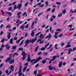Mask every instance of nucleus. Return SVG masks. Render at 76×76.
Returning a JSON list of instances; mask_svg holds the SVG:
<instances>
[{
  "label": "nucleus",
  "instance_id": "obj_1",
  "mask_svg": "<svg viewBox=\"0 0 76 76\" xmlns=\"http://www.w3.org/2000/svg\"><path fill=\"white\" fill-rule=\"evenodd\" d=\"M37 37H36L35 39H33L32 40H26L25 42V45L24 46L25 47L27 46V45L29 44V42H32V44L34 43L35 41H36L37 39Z\"/></svg>",
  "mask_w": 76,
  "mask_h": 76
},
{
  "label": "nucleus",
  "instance_id": "obj_2",
  "mask_svg": "<svg viewBox=\"0 0 76 76\" xmlns=\"http://www.w3.org/2000/svg\"><path fill=\"white\" fill-rule=\"evenodd\" d=\"M5 62H9V61L10 64H12V63H14L15 59H11L10 58H7V60H5Z\"/></svg>",
  "mask_w": 76,
  "mask_h": 76
},
{
  "label": "nucleus",
  "instance_id": "obj_3",
  "mask_svg": "<svg viewBox=\"0 0 76 76\" xmlns=\"http://www.w3.org/2000/svg\"><path fill=\"white\" fill-rule=\"evenodd\" d=\"M60 57V56L59 55H56L55 56H53V59H52L49 62V64H51V61H53L55 59H56V57Z\"/></svg>",
  "mask_w": 76,
  "mask_h": 76
},
{
  "label": "nucleus",
  "instance_id": "obj_4",
  "mask_svg": "<svg viewBox=\"0 0 76 76\" xmlns=\"http://www.w3.org/2000/svg\"><path fill=\"white\" fill-rule=\"evenodd\" d=\"M27 62L28 63L29 62V61H31V63H32V62H33V61H34V60H35V59H33L32 60H31V58H30V56H28V57L27 58Z\"/></svg>",
  "mask_w": 76,
  "mask_h": 76
},
{
  "label": "nucleus",
  "instance_id": "obj_5",
  "mask_svg": "<svg viewBox=\"0 0 76 76\" xmlns=\"http://www.w3.org/2000/svg\"><path fill=\"white\" fill-rule=\"evenodd\" d=\"M22 4H19L17 7V8L19 9V10H20V9L22 7Z\"/></svg>",
  "mask_w": 76,
  "mask_h": 76
},
{
  "label": "nucleus",
  "instance_id": "obj_6",
  "mask_svg": "<svg viewBox=\"0 0 76 76\" xmlns=\"http://www.w3.org/2000/svg\"><path fill=\"white\" fill-rule=\"evenodd\" d=\"M55 35L54 36V37L55 38H56V39H57L58 37L57 35V34H58V32H55Z\"/></svg>",
  "mask_w": 76,
  "mask_h": 76
},
{
  "label": "nucleus",
  "instance_id": "obj_7",
  "mask_svg": "<svg viewBox=\"0 0 76 76\" xmlns=\"http://www.w3.org/2000/svg\"><path fill=\"white\" fill-rule=\"evenodd\" d=\"M68 49L69 50L68 54H70L71 53V51H72V52H73V50H72V49L70 48H68Z\"/></svg>",
  "mask_w": 76,
  "mask_h": 76
},
{
  "label": "nucleus",
  "instance_id": "obj_8",
  "mask_svg": "<svg viewBox=\"0 0 76 76\" xmlns=\"http://www.w3.org/2000/svg\"><path fill=\"white\" fill-rule=\"evenodd\" d=\"M39 37L41 39H44V36L42 34H41L40 35Z\"/></svg>",
  "mask_w": 76,
  "mask_h": 76
},
{
  "label": "nucleus",
  "instance_id": "obj_9",
  "mask_svg": "<svg viewBox=\"0 0 76 76\" xmlns=\"http://www.w3.org/2000/svg\"><path fill=\"white\" fill-rule=\"evenodd\" d=\"M48 38H51V35L50 34H49L48 35L46 36V39H47Z\"/></svg>",
  "mask_w": 76,
  "mask_h": 76
},
{
  "label": "nucleus",
  "instance_id": "obj_10",
  "mask_svg": "<svg viewBox=\"0 0 76 76\" xmlns=\"http://www.w3.org/2000/svg\"><path fill=\"white\" fill-rule=\"evenodd\" d=\"M21 55H22V56H26L27 55V54L25 53L24 51H23L21 54Z\"/></svg>",
  "mask_w": 76,
  "mask_h": 76
},
{
  "label": "nucleus",
  "instance_id": "obj_11",
  "mask_svg": "<svg viewBox=\"0 0 76 76\" xmlns=\"http://www.w3.org/2000/svg\"><path fill=\"white\" fill-rule=\"evenodd\" d=\"M48 68L50 70H52L53 69V67H51V65H50L49 66H48Z\"/></svg>",
  "mask_w": 76,
  "mask_h": 76
},
{
  "label": "nucleus",
  "instance_id": "obj_12",
  "mask_svg": "<svg viewBox=\"0 0 76 76\" xmlns=\"http://www.w3.org/2000/svg\"><path fill=\"white\" fill-rule=\"evenodd\" d=\"M6 47L7 50H9L10 49V46L8 45V44L6 45Z\"/></svg>",
  "mask_w": 76,
  "mask_h": 76
},
{
  "label": "nucleus",
  "instance_id": "obj_13",
  "mask_svg": "<svg viewBox=\"0 0 76 76\" xmlns=\"http://www.w3.org/2000/svg\"><path fill=\"white\" fill-rule=\"evenodd\" d=\"M31 35L32 37H34V30H32V33L31 34Z\"/></svg>",
  "mask_w": 76,
  "mask_h": 76
},
{
  "label": "nucleus",
  "instance_id": "obj_14",
  "mask_svg": "<svg viewBox=\"0 0 76 76\" xmlns=\"http://www.w3.org/2000/svg\"><path fill=\"white\" fill-rule=\"evenodd\" d=\"M13 38H11L10 39V44H13Z\"/></svg>",
  "mask_w": 76,
  "mask_h": 76
},
{
  "label": "nucleus",
  "instance_id": "obj_15",
  "mask_svg": "<svg viewBox=\"0 0 76 76\" xmlns=\"http://www.w3.org/2000/svg\"><path fill=\"white\" fill-rule=\"evenodd\" d=\"M20 20H18L16 22V23H18L17 25V26H19V22Z\"/></svg>",
  "mask_w": 76,
  "mask_h": 76
},
{
  "label": "nucleus",
  "instance_id": "obj_16",
  "mask_svg": "<svg viewBox=\"0 0 76 76\" xmlns=\"http://www.w3.org/2000/svg\"><path fill=\"white\" fill-rule=\"evenodd\" d=\"M62 66V62H61L59 64V67H61Z\"/></svg>",
  "mask_w": 76,
  "mask_h": 76
},
{
  "label": "nucleus",
  "instance_id": "obj_17",
  "mask_svg": "<svg viewBox=\"0 0 76 76\" xmlns=\"http://www.w3.org/2000/svg\"><path fill=\"white\" fill-rule=\"evenodd\" d=\"M7 14H8V15H9V16H12V13L10 12H7Z\"/></svg>",
  "mask_w": 76,
  "mask_h": 76
},
{
  "label": "nucleus",
  "instance_id": "obj_18",
  "mask_svg": "<svg viewBox=\"0 0 76 76\" xmlns=\"http://www.w3.org/2000/svg\"><path fill=\"white\" fill-rule=\"evenodd\" d=\"M62 15H63L62 13H61L58 15V17H61V16H62Z\"/></svg>",
  "mask_w": 76,
  "mask_h": 76
},
{
  "label": "nucleus",
  "instance_id": "obj_19",
  "mask_svg": "<svg viewBox=\"0 0 76 76\" xmlns=\"http://www.w3.org/2000/svg\"><path fill=\"white\" fill-rule=\"evenodd\" d=\"M41 59H42V58H41V57H39V58H37L36 59V60H37V61H39V60H41Z\"/></svg>",
  "mask_w": 76,
  "mask_h": 76
},
{
  "label": "nucleus",
  "instance_id": "obj_20",
  "mask_svg": "<svg viewBox=\"0 0 76 76\" xmlns=\"http://www.w3.org/2000/svg\"><path fill=\"white\" fill-rule=\"evenodd\" d=\"M39 48V46H37L36 48V49L34 50L35 52H36V51H37V50H38V48Z\"/></svg>",
  "mask_w": 76,
  "mask_h": 76
},
{
  "label": "nucleus",
  "instance_id": "obj_21",
  "mask_svg": "<svg viewBox=\"0 0 76 76\" xmlns=\"http://www.w3.org/2000/svg\"><path fill=\"white\" fill-rule=\"evenodd\" d=\"M42 64H45V63H47V61L45 60H43L42 61Z\"/></svg>",
  "mask_w": 76,
  "mask_h": 76
},
{
  "label": "nucleus",
  "instance_id": "obj_22",
  "mask_svg": "<svg viewBox=\"0 0 76 76\" xmlns=\"http://www.w3.org/2000/svg\"><path fill=\"white\" fill-rule=\"evenodd\" d=\"M23 48H20L18 50V51H23Z\"/></svg>",
  "mask_w": 76,
  "mask_h": 76
},
{
  "label": "nucleus",
  "instance_id": "obj_23",
  "mask_svg": "<svg viewBox=\"0 0 76 76\" xmlns=\"http://www.w3.org/2000/svg\"><path fill=\"white\" fill-rule=\"evenodd\" d=\"M13 67H14V66L13 65L11 66L10 68L11 69H12V71H13Z\"/></svg>",
  "mask_w": 76,
  "mask_h": 76
},
{
  "label": "nucleus",
  "instance_id": "obj_24",
  "mask_svg": "<svg viewBox=\"0 0 76 76\" xmlns=\"http://www.w3.org/2000/svg\"><path fill=\"white\" fill-rule=\"evenodd\" d=\"M12 48L13 50H15L16 48V46H13Z\"/></svg>",
  "mask_w": 76,
  "mask_h": 76
},
{
  "label": "nucleus",
  "instance_id": "obj_25",
  "mask_svg": "<svg viewBox=\"0 0 76 76\" xmlns=\"http://www.w3.org/2000/svg\"><path fill=\"white\" fill-rule=\"evenodd\" d=\"M26 15V17L27 16V14H26V12H24L23 14V16H25Z\"/></svg>",
  "mask_w": 76,
  "mask_h": 76
},
{
  "label": "nucleus",
  "instance_id": "obj_26",
  "mask_svg": "<svg viewBox=\"0 0 76 76\" xmlns=\"http://www.w3.org/2000/svg\"><path fill=\"white\" fill-rule=\"evenodd\" d=\"M56 3L57 4H58L59 6L61 5V3L60 2H56Z\"/></svg>",
  "mask_w": 76,
  "mask_h": 76
},
{
  "label": "nucleus",
  "instance_id": "obj_27",
  "mask_svg": "<svg viewBox=\"0 0 76 76\" xmlns=\"http://www.w3.org/2000/svg\"><path fill=\"white\" fill-rule=\"evenodd\" d=\"M70 47H71V45H67L66 47H65V48H69Z\"/></svg>",
  "mask_w": 76,
  "mask_h": 76
},
{
  "label": "nucleus",
  "instance_id": "obj_28",
  "mask_svg": "<svg viewBox=\"0 0 76 76\" xmlns=\"http://www.w3.org/2000/svg\"><path fill=\"white\" fill-rule=\"evenodd\" d=\"M26 68H27V66H26L23 69V72H25L26 69Z\"/></svg>",
  "mask_w": 76,
  "mask_h": 76
},
{
  "label": "nucleus",
  "instance_id": "obj_29",
  "mask_svg": "<svg viewBox=\"0 0 76 76\" xmlns=\"http://www.w3.org/2000/svg\"><path fill=\"white\" fill-rule=\"evenodd\" d=\"M34 75H36L37 74V70H36L34 71Z\"/></svg>",
  "mask_w": 76,
  "mask_h": 76
},
{
  "label": "nucleus",
  "instance_id": "obj_30",
  "mask_svg": "<svg viewBox=\"0 0 76 76\" xmlns=\"http://www.w3.org/2000/svg\"><path fill=\"white\" fill-rule=\"evenodd\" d=\"M17 6L16 5H14V10H15V9H17Z\"/></svg>",
  "mask_w": 76,
  "mask_h": 76
},
{
  "label": "nucleus",
  "instance_id": "obj_31",
  "mask_svg": "<svg viewBox=\"0 0 76 76\" xmlns=\"http://www.w3.org/2000/svg\"><path fill=\"white\" fill-rule=\"evenodd\" d=\"M45 49V48L43 47L41 49V51H44V50Z\"/></svg>",
  "mask_w": 76,
  "mask_h": 76
},
{
  "label": "nucleus",
  "instance_id": "obj_32",
  "mask_svg": "<svg viewBox=\"0 0 76 76\" xmlns=\"http://www.w3.org/2000/svg\"><path fill=\"white\" fill-rule=\"evenodd\" d=\"M7 37L8 38V39H9L10 38V37H11V35H8V36H7Z\"/></svg>",
  "mask_w": 76,
  "mask_h": 76
},
{
  "label": "nucleus",
  "instance_id": "obj_33",
  "mask_svg": "<svg viewBox=\"0 0 76 76\" xmlns=\"http://www.w3.org/2000/svg\"><path fill=\"white\" fill-rule=\"evenodd\" d=\"M18 55H19V54L18 53H15L13 55V57H14L15 56H18Z\"/></svg>",
  "mask_w": 76,
  "mask_h": 76
},
{
  "label": "nucleus",
  "instance_id": "obj_34",
  "mask_svg": "<svg viewBox=\"0 0 76 76\" xmlns=\"http://www.w3.org/2000/svg\"><path fill=\"white\" fill-rule=\"evenodd\" d=\"M25 58H26V56H23V57L22 58L23 60H25Z\"/></svg>",
  "mask_w": 76,
  "mask_h": 76
},
{
  "label": "nucleus",
  "instance_id": "obj_35",
  "mask_svg": "<svg viewBox=\"0 0 76 76\" xmlns=\"http://www.w3.org/2000/svg\"><path fill=\"white\" fill-rule=\"evenodd\" d=\"M66 10H64L62 11L63 14H65V13H66Z\"/></svg>",
  "mask_w": 76,
  "mask_h": 76
},
{
  "label": "nucleus",
  "instance_id": "obj_36",
  "mask_svg": "<svg viewBox=\"0 0 76 76\" xmlns=\"http://www.w3.org/2000/svg\"><path fill=\"white\" fill-rule=\"evenodd\" d=\"M49 44H50V43H47V44L45 46V48H47V47H48V45H49Z\"/></svg>",
  "mask_w": 76,
  "mask_h": 76
},
{
  "label": "nucleus",
  "instance_id": "obj_37",
  "mask_svg": "<svg viewBox=\"0 0 76 76\" xmlns=\"http://www.w3.org/2000/svg\"><path fill=\"white\" fill-rule=\"evenodd\" d=\"M4 66V64L2 63L0 65V69L1 68L2 66Z\"/></svg>",
  "mask_w": 76,
  "mask_h": 76
},
{
  "label": "nucleus",
  "instance_id": "obj_38",
  "mask_svg": "<svg viewBox=\"0 0 76 76\" xmlns=\"http://www.w3.org/2000/svg\"><path fill=\"white\" fill-rule=\"evenodd\" d=\"M1 42L2 43H3L4 42V39L2 38V40H1Z\"/></svg>",
  "mask_w": 76,
  "mask_h": 76
},
{
  "label": "nucleus",
  "instance_id": "obj_39",
  "mask_svg": "<svg viewBox=\"0 0 76 76\" xmlns=\"http://www.w3.org/2000/svg\"><path fill=\"white\" fill-rule=\"evenodd\" d=\"M55 22L53 23V25H56L57 24V23L56 21H54Z\"/></svg>",
  "mask_w": 76,
  "mask_h": 76
},
{
  "label": "nucleus",
  "instance_id": "obj_40",
  "mask_svg": "<svg viewBox=\"0 0 76 76\" xmlns=\"http://www.w3.org/2000/svg\"><path fill=\"white\" fill-rule=\"evenodd\" d=\"M56 10V8H54L52 10V13H54V12H55V10Z\"/></svg>",
  "mask_w": 76,
  "mask_h": 76
},
{
  "label": "nucleus",
  "instance_id": "obj_41",
  "mask_svg": "<svg viewBox=\"0 0 76 76\" xmlns=\"http://www.w3.org/2000/svg\"><path fill=\"white\" fill-rule=\"evenodd\" d=\"M61 31V29H58L56 30L57 32H59V31Z\"/></svg>",
  "mask_w": 76,
  "mask_h": 76
},
{
  "label": "nucleus",
  "instance_id": "obj_42",
  "mask_svg": "<svg viewBox=\"0 0 76 76\" xmlns=\"http://www.w3.org/2000/svg\"><path fill=\"white\" fill-rule=\"evenodd\" d=\"M46 4V7H47L48 6V1H46L45 3Z\"/></svg>",
  "mask_w": 76,
  "mask_h": 76
},
{
  "label": "nucleus",
  "instance_id": "obj_43",
  "mask_svg": "<svg viewBox=\"0 0 76 76\" xmlns=\"http://www.w3.org/2000/svg\"><path fill=\"white\" fill-rule=\"evenodd\" d=\"M57 44H56L55 45V48L56 49H58V48H57Z\"/></svg>",
  "mask_w": 76,
  "mask_h": 76
},
{
  "label": "nucleus",
  "instance_id": "obj_44",
  "mask_svg": "<svg viewBox=\"0 0 76 76\" xmlns=\"http://www.w3.org/2000/svg\"><path fill=\"white\" fill-rule=\"evenodd\" d=\"M19 73L18 74V76H22V73H21V72H19V73Z\"/></svg>",
  "mask_w": 76,
  "mask_h": 76
},
{
  "label": "nucleus",
  "instance_id": "obj_45",
  "mask_svg": "<svg viewBox=\"0 0 76 76\" xmlns=\"http://www.w3.org/2000/svg\"><path fill=\"white\" fill-rule=\"evenodd\" d=\"M43 14V12H42L40 13H39V14H38V16H40L42 14Z\"/></svg>",
  "mask_w": 76,
  "mask_h": 76
},
{
  "label": "nucleus",
  "instance_id": "obj_46",
  "mask_svg": "<svg viewBox=\"0 0 76 76\" xmlns=\"http://www.w3.org/2000/svg\"><path fill=\"white\" fill-rule=\"evenodd\" d=\"M53 45L52 44H51L50 45V46H49V47L47 48V49L48 50V49H50V48H51V47H52V46Z\"/></svg>",
  "mask_w": 76,
  "mask_h": 76
},
{
  "label": "nucleus",
  "instance_id": "obj_47",
  "mask_svg": "<svg viewBox=\"0 0 76 76\" xmlns=\"http://www.w3.org/2000/svg\"><path fill=\"white\" fill-rule=\"evenodd\" d=\"M20 41V39L18 40H16V44H18V43L19 42V41Z\"/></svg>",
  "mask_w": 76,
  "mask_h": 76
},
{
  "label": "nucleus",
  "instance_id": "obj_48",
  "mask_svg": "<svg viewBox=\"0 0 76 76\" xmlns=\"http://www.w3.org/2000/svg\"><path fill=\"white\" fill-rule=\"evenodd\" d=\"M12 56H13V53H11L10 55H9V58H11V57Z\"/></svg>",
  "mask_w": 76,
  "mask_h": 76
},
{
  "label": "nucleus",
  "instance_id": "obj_49",
  "mask_svg": "<svg viewBox=\"0 0 76 76\" xmlns=\"http://www.w3.org/2000/svg\"><path fill=\"white\" fill-rule=\"evenodd\" d=\"M12 9V7H10L8 9V11H10V10H11Z\"/></svg>",
  "mask_w": 76,
  "mask_h": 76
},
{
  "label": "nucleus",
  "instance_id": "obj_50",
  "mask_svg": "<svg viewBox=\"0 0 76 76\" xmlns=\"http://www.w3.org/2000/svg\"><path fill=\"white\" fill-rule=\"evenodd\" d=\"M21 13V12H18L17 15L18 16H19V15H20Z\"/></svg>",
  "mask_w": 76,
  "mask_h": 76
},
{
  "label": "nucleus",
  "instance_id": "obj_51",
  "mask_svg": "<svg viewBox=\"0 0 76 76\" xmlns=\"http://www.w3.org/2000/svg\"><path fill=\"white\" fill-rule=\"evenodd\" d=\"M52 69L53 70H56V68L55 67H52Z\"/></svg>",
  "mask_w": 76,
  "mask_h": 76
},
{
  "label": "nucleus",
  "instance_id": "obj_52",
  "mask_svg": "<svg viewBox=\"0 0 76 76\" xmlns=\"http://www.w3.org/2000/svg\"><path fill=\"white\" fill-rule=\"evenodd\" d=\"M21 72H22V70L20 69H19V71L18 72V73H21Z\"/></svg>",
  "mask_w": 76,
  "mask_h": 76
},
{
  "label": "nucleus",
  "instance_id": "obj_53",
  "mask_svg": "<svg viewBox=\"0 0 76 76\" xmlns=\"http://www.w3.org/2000/svg\"><path fill=\"white\" fill-rule=\"evenodd\" d=\"M59 37H63V34H61L59 36Z\"/></svg>",
  "mask_w": 76,
  "mask_h": 76
},
{
  "label": "nucleus",
  "instance_id": "obj_54",
  "mask_svg": "<svg viewBox=\"0 0 76 76\" xmlns=\"http://www.w3.org/2000/svg\"><path fill=\"white\" fill-rule=\"evenodd\" d=\"M47 53H43V55L44 56H47Z\"/></svg>",
  "mask_w": 76,
  "mask_h": 76
},
{
  "label": "nucleus",
  "instance_id": "obj_55",
  "mask_svg": "<svg viewBox=\"0 0 76 76\" xmlns=\"http://www.w3.org/2000/svg\"><path fill=\"white\" fill-rule=\"evenodd\" d=\"M70 27V28H72V25H69L68 26V27Z\"/></svg>",
  "mask_w": 76,
  "mask_h": 76
},
{
  "label": "nucleus",
  "instance_id": "obj_56",
  "mask_svg": "<svg viewBox=\"0 0 76 76\" xmlns=\"http://www.w3.org/2000/svg\"><path fill=\"white\" fill-rule=\"evenodd\" d=\"M42 4V3L41 2H40L39 3H38L37 4V6H39L40 5H41V4Z\"/></svg>",
  "mask_w": 76,
  "mask_h": 76
},
{
  "label": "nucleus",
  "instance_id": "obj_57",
  "mask_svg": "<svg viewBox=\"0 0 76 76\" xmlns=\"http://www.w3.org/2000/svg\"><path fill=\"white\" fill-rule=\"evenodd\" d=\"M3 34V31H1L0 33V35H2Z\"/></svg>",
  "mask_w": 76,
  "mask_h": 76
},
{
  "label": "nucleus",
  "instance_id": "obj_58",
  "mask_svg": "<svg viewBox=\"0 0 76 76\" xmlns=\"http://www.w3.org/2000/svg\"><path fill=\"white\" fill-rule=\"evenodd\" d=\"M15 3H16V2H14L12 3V4L13 6H14V5H15Z\"/></svg>",
  "mask_w": 76,
  "mask_h": 76
},
{
  "label": "nucleus",
  "instance_id": "obj_59",
  "mask_svg": "<svg viewBox=\"0 0 76 76\" xmlns=\"http://www.w3.org/2000/svg\"><path fill=\"white\" fill-rule=\"evenodd\" d=\"M39 64H37L36 66H35V68H37V67L39 66Z\"/></svg>",
  "mask_w": 76,
  "mask_h": 76
},
{
  "label": "nucleus",
  "instance_id": "obj_60",
  "mask_svg": "<svg viewBox=\"0 0 76 76\" xmlns=\"http://www.w3.org/2000/svg\"><path fill=\"white\" fill-rule=\"evenodd\" d=\"M28 26H29V25H27L25 27V28H26L27 29L28 28Z\"/></svg>",
  "mask_w": 76,
  "mask_h": 76
},
{
  "label": "nucleus",
  "instance_id": "obj_61",
  "mask_svg": "<svg viewBox=\"0 0 76 76\" xmlns=\"http://www.w3.org/2000/svg\"><path fill=\"white\" fill-rule=\"evenodd\" d=\"M25 66H28V63L27 62L25 64H24Z\"/></svg>",
  "mask_w": 76,
  "mask_h": 76
},
{
  "label": "nucleus",
  "instance_id": "obj_62",
  "mask_svg": "<svg viewBox=\"0 0 76 76\" xmlns=\"http://www.w3.org/2000/svg\"><path fill=\"white\" fill-rule=\"evenodd\" d=\"M34 25V22H33V23L31 26V27H32V26H33Z\"/></svg>",
  "mask_w": 76,
  "mask_h": 76
},
{
  "label": "nucleus",
  "instance_id": "obj_63",
  "mask_svg": "<svg viewBox=\"0 0 76 76\" xmlns=\"http://www.w3.org/2000/svg\"><path fill=\"white\" fill-rule=\"evenodd\" d=\"M50 10H51V8H49L47 10V11L49 12V11H50Z\"/></svg>",
  "mask_w": 76,
  "mask_h": 76
},
{
  "label": "nucleus",
  "instance_id": "obj_64",
  "mask_svg": "<svg viewBox=\"0 0 76 76\" xmlns=\"http://www.w3.org/2000/svg\"><path fill=\"white\" fill-rule=\"evenodd\" d=\"M4 26L3 25V24H2L0 26V28H3V27Z\"/></svg>",
  "mask_w": 76,
  "mask_h": 76
}]
</instances>
